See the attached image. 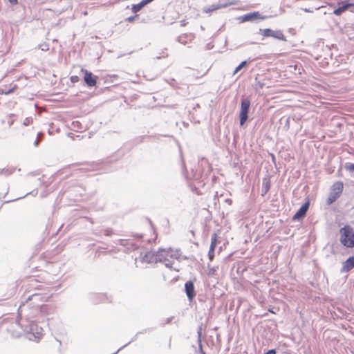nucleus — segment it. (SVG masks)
Returning <instances> with one entry per match:
<instances>
[{"label":"nucleus","instance_id":"nucleus-1","mask_svg":"<svg viewBox=\"0 0 354 354\" xmlns=\"http://www.w3.org/2000/svg\"><path fill=\"white\" fill-rule=\"evenodd\" d=\"M48 320V318H47L46 321L43 320L41 322V326H39L34 320H30L28 319H21L19 322V325L24 330L28 339L32 341L39 340L44 334V327L48 325L47 323Z\"/></svg>","mask_w":354,"mask_h":354},{"label":"nucleus","instance_id":"nucleus-2","mask_svg":"<svg viewBox=\"0 0 354 354\" xmlns=\"http://www.w3.org/2000/svg\"><path fill=\"white\" fill-rule=\"evenodd\" d=\"M340 242L348 248H354V230L349 225H345L340 229Z\"/></svg>","mask_w":354,"mask_h":354},{"label":"nucleus","instance_id":"nucleus-3","mask_svg":"<svg viewBox=\"0 0 354 354\" xmlns=\"http://www.w3.org/2000/svg\"><path fill=\"white\" fill-rule=\"evenodd\" d=\"M57 223H48L46 225L44 234H46V236H50L51 239L55 238L56 236H61L62 235H64L65 232L70 228L71 224H68L66 228L62 230L64 227V223L59 226H58Z\"/></svg>","mask_w":354,"mask_h":354},{"label":"nucleus","instance_id":"nucleus-4","mask_svg":"<svg viewBox=\"0 0 354 354\" xmlns=\"http://www.w3.org/2000/svg\"><path fill=\"white\" fill-rule=\"evenodd\" d=\"M344 189V184L341 181L334 183L331 187L330 192L327 198V204L331 205L340 197Z\"/></svg>","mask_w":354,"mask_h":354},{"label":"nucleus","instance_id":"nucleus-5","mask_svg":"<svg viewBox=\"0 0 354 354\" xmlns=\"http://www.w3.org/2000/svg\"><path fill=\"white\" fill-rule=\"evenodd\" d=\"M250 106V101L245 98L243 99L241 104V110L239 113L240 124L243 126L248 118V112Z\"/></svg>","mask_w":354,"mask_h":354},{"label":"nucleus","instance_id":"nucleus-6","mask_svg":"<svg viewBox=\"0 0 354 354\" xmlns=\"http://www.w3.org/2000/svg\"><path fill=\"white\" fill-rule=\"evenodd\" d=\"M263 37H273L281 41H286V37L281 30H273L270 28L260 29Z\"/></svg>","mask_w":354,"mask_h":354},{"label":"nucleus","instance_id":"nucleus-7","mask_svg":"<svg viewBox=\"0 0 354 354\" xmlns=\"http://www.w3.org/2000/svg\"><path fill=\"white\" fill-rule=\"evenodd\" d=\"M265 19H266V17L262 15L258 11L250 12L239 17V20L241 23L246 21H254L256 20H264Z\"/></svg>","mask_w":354,"mask_h":354},{"label":"nucleus","instance_id":"nucleus-8","mask_svg":"<svg viewBox=\"0 0 354 354\" xmlns=\"http://www.w3.org/2000/svg\"><path fill=\"white\" fill-rule=\"evenodd\" d=\"M194 281H196V278H194V280H189L186 281L184 286L185 292L190 302L192 301L196 297Z\"/></svg>","mask_w":354,"mask_h":354},{"label":"nucleus","instance_id":"nucleus-9","mask_svg":"<svg viewBox=\"0 0 354 354\" xmlns=\"http://www.w3.org/2000/svg\"><path fill=\"white\" fill-rule=\"evenodd\" d=\"M221 230H218L217 232H215L212 234L211 238V243L208 251V258L210 261H213L215 254V249L216 248L218 243V235L220 233Z\"/></svg>","mask_w":354,"mask_h":354},{"label":"nucleus","instance_id":"nucleus-10","mask_svg":"<svg viewBox=\"0 0 354 354\" xmlns=\"http://www.w3.org/2000/svg\"><path fill=\"white\" fill-rule=\"evenodd\" d=\"M157 256H158V254H156V252L151 250L147 251L145 252H141L140 254V257L142 258V261L148 263H156L157 259H160V258L156 257Z\"/></svg>","mask_w":354,"mask_h":354},{"label":"nucleus","instance_id":"nucleus-11","mask_svg":"<svg viewBox=\"0 0 354 354\" xmlns=\"http://www.w3.org/2000/svg\"><path fill=\"white\" fill-rule=\"evenodd\" d=\"M90 299H92L95 304L105 302L106 301H111L108 296L104 293H92L90 295Z\"/></svg>","mask_w":354,"mask_h":354},{"label":"nucleus","instance_id":"nucleus-12","mask_svg":"<svg viewBox=\"0 0 354 354\" xmlns=\"http://www.w3.org/2000/svg\"><path fill=\"white\" fill-rule=\"evenodd\" d=\"M354 268V256L349 257L343 262V266L340 270L342 273L348 272Z\"/></svg>","mask_w":354,"mask_h":354},{"label":"nucleus","instance_id":"nucleus-13","mask_svg":"<svg viewBox=\"0 0 354 354\" xmlns=\"http://www.w3.org/2000/svg\"><path fill=\"white\" fill-rule=\"evenodd\" d=\"M350 7H354V3H349L348 1H344L342 2V6L334 10L333 14L335 15L336 16H339L343 12L346 11Z\"/></svg>","mask_w":354,"mask_h":354},{"label":"nucleus","instance_id":"nucleus-14","mask_svg":"<svg viewBox=\"0 0 354 354\" xmlns=\"http://www.w3.org/2000/svg\"><path fill=\"white\" fill-rule=\"evenodd\" d=\"M118 242L120 245L127 248V249L130 250H136L139 248V245L137 243L130 240L119 239Z\"/></svg>","mask_w":354,"mask_h":354},{"label":"nucleus","instance_id":"nucleus-15","mask_svg":"<svg viewBox=\"0 0 354 354\" xmlns=\"http://www.w3.org/2000/svg\"><path fill=\"white\" fill-rule=\"evenodd\" d=\"M308 207H309V202H306L304 205H302V206L300 207V209L294 215L293 219L299 220V219L302 218L306 215V214L308 209Z\"/></svg>","mask_w":354,"mask_h":354},{"label":"nucleus","instance_id":"nucleus-16","mask_svg":"<svg viewBox=\"0 0 354 354\" xmlns=\"http://www.w3.org/2000/svg\"><path fill=\"white\" fill-rule=\"evenodd\" d=\"M49 306L46 304L37 305L35 310L39 313L41 317H45L48 314Z\"/></svg>","mask_w":354,"mask_h":354},{"label":"nucleus","instance_id":"nucleus-17","mask_svg":"<svg viewBox=\"0 0 354 354\" xmlns=\"http://www.w3.org/2000/svg\"><path fill=\"white\" fill-rule=\"evenodd\" d=\"M153 0H142L138 4H135L132 6L131 10L133 13L139 12L145 6L151 2Z\"/></svg>","mask_w":354,"mask_h":354},{"label":"nucleus","instance_id":"nucleus-18","mask_svg":"<svg viewBox=\"0 0 354 354\" xmlns=\"http://www.w3.org/2000/svg\"><path fill=\"white\" fill-rule=\"evenodd\" d=\"M156 254H158V256H157L156 257L160 258V259H157V262H162L165 260L164 257L167 258V257L169 256V250L162 248H159V250L156 252Z\"/></svg>","mask_w":354,"mask_h":354},{"label":"nucleus","instance_id":"nucleus-19","mask_svg":"<svg viewBox=\"0 0 354 354\" xmlns=\"http://www.w3.org/2000/svg\"><path fill=\"white\" fill-rule=\"evenodd\" d=\"M169 250V256L171 258H174L178 261H180V250H176L175 251H173L171 248H169L167 249Z\"/></svg>","mask_w":354,"mask_h":354},{"label":"nucleus","instance_id":"nucleus-20","mask_svg":"<svg viewBox=\"0 0 354 354\" xmlns=\"http://www.w3.org/2000/svg\"><path fill=\"white\" fill-rule=\"evenodd\" d=\"M149 226L150 230L152 231L153 234H154V238L153 239H148L146 240V241L148 243H151L152 241L154 242L156 240L158 234L156 232V229L152 222L149 223Z\"/></svg>","mask_w":354,"mask_h":354},{"label":"nucleus","instance_id":"nucleus-21","mask_svg":"<svg viewBox=\"0 0 354 354\" xmlns=\"http://www.w3.org/2000/svg\"><path fill=\"white\" fill-rule=\"evenodd\" d=\"M205 328L204 324L201 323L198 328H197V342L201 343V339H202V335H203V330Z\"/></svg>","mask_w":354,"mask_h":354},{"label":"nucleus","instance_id":"nucleus-22","mask_svg":"<svg viewBox=\"0 0 354 354\" xmlns=\"http://www.w3.org/2000/svg\"><path fill=\"white\" fill-rule=\"evenodd\" d=\"M42 297L41 295L35 293L28 296L26 299V302H28V301H40Z\"/></svg>","mask_w":354,"mask_h":354},{"label":"nucleus","instance_id":"nucleus-23","mask_svg":"<svg viewBox=\"0 0 354 354\" xmlns=\"http://www.w3.org/2000/svg\"><path fill=\"white\" fill-rule=\"evenodd\" d=\"M263 187L265 191V193H267L270 189V182L269 180H263Z\"/></svg>","mask_w":354,"mask_h":354},{"label":"nucleus","instance_id":"nucleus-24","mask_svg":"<svg viewBox=\"0 0 354 354\" xmlns=\"http://www.w3.org/2000/svg\"><path fill=\"white\" fill-rule=\"evenodd\" d=\"M17 86L15 85L12 88L9 89L7 91H3V90H0V95L4 94V95H8L12 92L15 91V89H17Z\"/></svg>","mask_w":354,"mask_h":354},{"label":"nucleus","instance_id":"nucleus-25","mask_svg":"<svg viewBox=\"0 0 354 354\" xmlns=\"http://www.w3.org/2000/svg\"><path fill=\"white\" fill-rule=\"evenodd\" d=\"M247 65V62L243 61L235 69L234 74L237 73L241 68H243L244 66Z\"/></svg>","mask_w":354,"mask_h":354},{"label":"nucleus","instance_id":"nucleus-26","mask_svg":"<svg viewBox=\"0 0 354 354\" xmlns=\"http://www.w3.org/2000/svg\"><path fill=\"white\" fill-rule=\"evenodd\" d=\"M164 261H162V263H164L165 266L168 268H172V261H171L169 259H168L166 257H164Z\"/></svg>","mask_w":354,"mask_h":354},{"label":"nucleus","instance_id":"nucleus-27","mask_svg":"<svg viewBox=\"0 0 354 354\" xmlns=\"http://www.w3.org/2000/svg\"><path fill=\"white\" fill-rule=\"evenodd\" d=\"M96 84V77H92L90 73V86H93Z\"/></svg>","mask_w":354,"mask_h":354},{"label":"nucleus","instance_id":"nucleus-28","mask_svg":"<svg viewBox=\"0 0 354 354\" xmlns=\"http://www.w3.org/2000/svg\"><path fill=\"white\" fill-rule=\"evenodd\" d=\"M155 329V328H145L140 331H138V334H143V333H146L147 332H149V331H152Z\"/></svg>","mask_w":354,"mask_h":354},{"label":"nucleus","instance_id":"nucleus-29","mask_svg":"<svg viewBox=\"0 0 354 354\" xmlns=\"http://www.w3.org/2000/svg\"><path fill=\"white\" fill-rule=\"evenodd\" d=\"M221 8H222V6H216V7H213L212 8H205V11L206 12H209L218 10V9Z\"/></svg>","mask_w":354,"mask_h":354},{"label":"nucleus","instance_id":"nucleus-30","mask_svg":"<svg viewBox=\"0 0 354 354\" xmlns=\"http://www.w3.org/2000/svg\"><path fill=\"white\" fill-rule=\"evenodd\" d=\"M263 354H277V351L275 348L269 349L264 351Z\"/></svg>","mask_w":354,"mask_h":354},{"label":"nucleus","instance_id":"nucleus-31","mask_svg":"<svg viewBox=\"0 0 354 354\" xmlns=\"http://www.w3.org/2000/svg\"><path fill=\"white\" fill-rule=\"evenodd\" d=\"M174 318V316H171L170 317H168L166 320H165V322L162 324L163 326H165V324H169L171 322V321L173 320V319Z\"/></svg>","mask_w":354,"mask_h":354},{"label":"nucleus","instance_id":"nucleus-32","mask_svg":"<svg viewBox=\"0 0 354 354\" xmlns=\"http://www.w3.org/2000/svg\"><path fill=\"white\" fill-rule=\"evenodd\" d=\"M133 236L136 239H142L145 236V234L137 233V234H134Z\"/></svg>","mask_w":354,"mask_h":354},{"label":"nucleus","instance_id":"nucleus-33","mask_svg":"<svg viewBox=\"0 0 354 354\" xmlns=\"http://www.w3.org/2000/svg\"><path fill=\"white\" fill-rule=\"evenodd\" d=\"M198 344L200 353L201 354H205V353L204 352V351L203 349V346H202V339H201V343H198Z\"/></svg>","mask_w":354,"mask_h":354},{"label":"nucleus","instance_id":"nucleus-34","mask_svg":"<svg viewBox=\"0 0 354 354\" xmlns=\"http://www.w3.org/2000/svg\"><path fill=\"white\" fill-rule=\"evenodd\" d=\"M346 169L349 171H354V164H351L346 166Z\"/></svg>","mask_w":354,"mask_h":354},{"label":"nucleus","instance_id":"nucleus-35","mask_svg":"<svg viewBox=\"0 0 354 354\" xmlns=\"http://www.w3.org/2000/svg\"><path fill=\"white\" fill-rule=\"evenodd\" d=\"M138 16L136 15V16H133V17H129L127 19V21H129V22H133L136 18Z\"/></svg>","mask_w":354,"mask_h":354},{"label":"nucleus","instance_id":"nucleus-36","mask_svg":"<svg viewBox=\"0 0 354 354\" xmlns=\"http://www.w3.org/2000/svg\"><path fill=\"white\" fill-rule=\"evenodd\" d=\"M112 233H113V231L111 229H107L105 230V234L106 236H111Z\"/></svg>","mask_w":354,"mask_h":354},{"label":"nucleus","instance_id":"nucleus-37","mask_svg":"<svg viewBox=\"0 0 354 354\" xmlns=\"http://www.w3.org/2000/svg\"><path fill=\"white\" fill-rule=\"evenodd\" d=\"M215 271H216V270L214 268H210L209 270V273H208L209 275H213L214 274Z\"/></svg>","mask_w":354,"mask_h":354},{"label":"nucleus","instance_id":"nucleus-38","mask_svg":"<svg viewBox=\"0 0 354 354\" xmlns=\"http://www.w3.org/2000/svg\"><path fill=\"white\" fill-rule=\"evenodd\" d=\"M84 81L88 84V73H86L84 75Z\"/></svg>","mask_w":354,"mask_h":354},{"label":"nucleus","instance_id":"nucleus-39","mask_svg":"<svg viewBox=\"0 0 354 354\" xmlns=\"http://www.w3.org/2000/svg\"><path fill=\"white\" fill-rule=\"evenodd\" d=\"M12 4H17V0H8Z\"/></svg>","mask_w":354,"mask_h":354},{"label":"nucleus","instance_id":"nucleus-40","mask_svg":"<svg viewBox=\"0 0 354 354\" xmlns=\"http://www.w3.org/2000/svg\"><path fill=\"white\" fill-rule=\"evenodd\" d=\"M188 259V258L186 256H180V261L181 260H186Z\"/></svg>","mask_w":354,"mask_h":354},{"label":"nucleus","instance_id":"nucleus-41","mask_svg":"<svg viewBox=\"0 0 354 354\" xmlns=\"http://www.w3.org/2000/svg\"><path fill=\"white\" fill-rule=\"evenodd\" d=\"M78 123H79V122H73V127L74 128H75L76 125H77V124H78Z\"/></svg>","mask_w":354,"mask_h":354},{"label":"nucleus","instance_id":"nucleus-42","mask_svg":"<svg viewBox=\"0 0 354 354\" xmlns=\"http://www.w3.org/2000/svg\"><path fill=\"white\" fill-rule=\"evenodd\" d=\"M270 229H271V227H270H270H268V230H267V231H266V232H268V231H269Z\"/></svg>","mask_w":354,"mask_h":354},{"label":"nucleus","instance_id":"nucleus-43","mask_svg":"<svg viewBox=\"0 0 354 354\" xmlns=\"http://www.w3.org/2000/svg\"><path fill=\"white\" fill-rule=\"evenodd\" d=\"M190 232H191V233H192L193 235H194V231H193V230H191Z\"/></svg>","mask_w":354,"mask_h":354},{"label":"nucleus","instance_id":"nucleus-44","mask_svg":"<svg viewBox=\"0 0 354 354\" xmlns=\"http://www.w3.org/2000/svg\"><path fill=\"white\" fill-rule=\"evenodd\" d=\"M72 80L73 81L75 80V78H74V77H72Z\"/></svg>","mask_w":354,"mask_h":354},{"label":"nucleus","instance_id":"nucleus-45","mask_svg":"<svg viewBox=\"0 0 354 354\" xmlns=\"http://www.w3.org/2000/svg\"><path fill=\"white\" fill-rule=\"evenodd\" d=\"M72 80L73 81L75 80V78H74V77H72Z\"/></svg>","mask_w":354,"mask_h":354}]
</instances>
